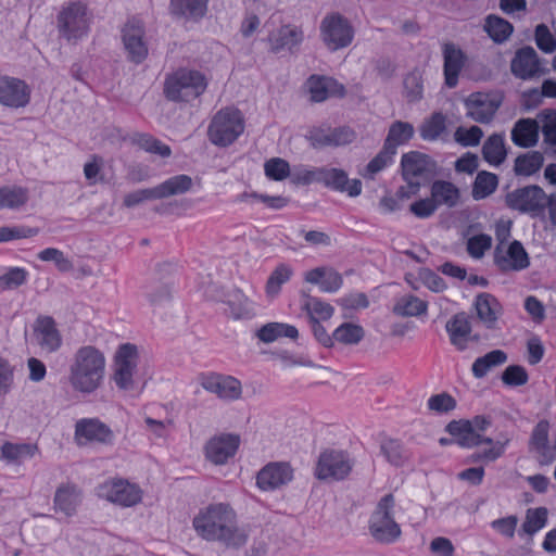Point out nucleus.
Wrapping results in <instances>:
<instances>
[{"label":"nucleus","instance_id":"ddd939ff","mask_svg":"<svg viewBox=\"0 0 556 556\" xmlns=\"http://www.w3.org/2000/svg\"><path fill=\"white\" fill-rule=\"evenodd\" d=\"M551 425L540 420L532 429L528 451L540 466L551 465L556 459V440L549 438Z\"/></svg>","mask_w":556,"mask_h":556},{"label":"nucleus","instance_id":"8fccbe9b","mask_svg":"<svg viewBox=\"0 0 556 556\" xmlns=\"http://www.w3.org/2000/svg\"><path fill=\"white\" fill-rule=\"evenodd\" d=\"M403 96L409 103H416L422 99L424 79L419 70L415 68L404 77Z\"/></svg>","mask_w":556,"mask_h":556},{"label":"nucleus","instance_id":"7c9ffc66","mask_svg":"<svg viewBox=\"0 0 556 556\" xmlns=\"http://www.w3.org/2000/svg\"><path fill=\"white\" fill-rule=\"evenodd\" d=\"M478 318L489 329H494L498 317L502 315V305L490 293H480L475 300Z\"/></svg>","mask_w":556,"mask_h":556},{"label":"nucleus","instance_id":"2f4dec72","mask_svg":"<svg viewBox=\"0 0 556 556\" xmlns=\"http://www.w3.org/2000/svg\"><path fill=\"white\" fill-rule=\"evenodd\" d=\"M305 281L319 286L323 292H337L343 283L341 275L327 267H316L305 274Z\"/></svg>","mask_w":556,"mask_h":556},{"label":"nucleus","instance_id":"c85d7f7f","mask_svg":"<svg viewBox=\"0 0 556 556\" xmlns=\"http://www.w3.org/2000/svg\"><path fill=\"white\" fill-rule=\"evenodd\" d=\"M451 343L458 350L467 349L471 336V323L466 313H457L445 325Z\"/></svg>","mask_w":556,"mask_h":556},{"label":"nucleus","instance_id":"6ab92c4d","mask_svg":"<svg viewBox=\"0 0 556 556\" xmlns=\"http://www.w3.org/2000/svg\"><path fill=\"white\" fill-rule=\"evenodd\" d=\"M240 445V438L232 433L212 437L204 445L205 458L214 465H225L233 457Z\"/></svg>","mask_w":556,"mask_h":556},{"label":"nucleus","instance_id":"bf43d9fd","mask_svg":"<svg viewBox=\"0 0 556 556\" xmlns=\"http://www.w3.org/2000/svg\"><path fill=\"white\" fill-rule=\"evenodd\" d=\"M320 173V167L296 165L292 168L291 181L302 186L318 184Z\"/></svg>","mask_w":556,"mask_h":556},{"label":"nucleus","instance_id":"a18cd8bd","mask_svg":"<svg viewBox=\"0 0 556 556\" xmlns=\"http://www.w3.org/2000/svg\"><path fill=\"white\" fill-rule=\"evenodd\" d=\"M482 154L489 164H502L506 157L504 137L498 134L491 135L482 147Z\"/></svg>","mask_w":556,"mask_h":556},{"label":"nucleus","instance_id":"69168bd1","mask_svg":"<svg viewBox=\"0 0 556 556\" xmlns=\"http://www.w3.org/2000/svg\"><path fill=\"white\" fill-rule=\"evenodd\" d=\"M27 280V271L20 267H13L5 274L0 276V289L11 290L15 289Z\"/></svg>","mask_w":556,"mask_h":556},{"label":"nucleus","instance_id":"37998d69","mask_svg":"<svg viewBox=\"0 0 556 556\" xmlns=\"http://www.w3.org/2000/svg\"><path fill=\"white\" fill-rule=\"evenodd\" d=\"M490 38L496 43L505 42L513 34V25L503 17L489 15L483 26Z\"/></svg>","mask_w":556,"mask_h":556},{"label":"nucleus","instance_id":"aec40b11","mask_svg":"<svg viewBox=\"0 0 556 556\" xmlns=\"http://www.w3.org/2000/svg\"><path fill=\"white\" fill-rule=\"evenodd\" d=\"M293 478V469L288 463H269L256 477V484L263 491H274L289 483Z\"/></svg>","mask_w":556,"mask_h":556},{"label":"nucleus","instance_id":"e2e57ef3","mask_svg":"<svg viewBox=\"0 0 556 556\" xmlns=\"http://www.w3.org/2000/svg\"><path fill=\"white\" fill-rule=\"evenodd\" d=\"M482 137L483 131L478 126L458 127L454 132L455 141L463 147H476L480 143Z\"/></svg>","mask_w":556,"mask_h":556},{"label":"nucleus","instance_id":"0e129e2a","mask_svg":"<svg viewBox=\"0 0 556 556\" xmlns=\"http://www.w3.org/2000/svg\"><path fill=\"white\" fill-rule=\"evenodd\" d=\"M528 380V372L520 365H510L502 374V381L509 387L525 386Z\"/></svg>","mask_w":556,"mask_h":556},{"label":"nucleus","instance_id":"4468645a","mask_svg":"<svg viewBox=\"0 0 556 556\" xmlns=\"http://www.w3.org/2000/svg\"><path fill=\"white\" fill-rule=\"evenodd\" d=\"M199 382L205 391L214 393L224 401H237L242 394L241 382L232 376L216 372L201 374Z\"/></svg>","mask_w":556,"mask_h":556},{"label":"nucleus","instance_id":"338daca9","mask_svg":"<svg viewBox=\"0 0 556 556\" xmlns=\"http://www.w3.org/2000/svg\"><path fill=\"white\" fill-rule=\"evenodd\" d=\"M491 245L492 238L489 235L480 233L468 239L467 251L473 258H481Z\"/></svg>","mask_w":556,"mask_h":556},{"label":"nucleus","instance_id":"9b49d317","mask_svg":"<svg viewBox=\"0 0 556 556\" xmlns=\"http://www.w3.org/2000/svg\"><path fill=\"white\" fill-rule=\"evenodd\" d=\"M97 494L100 498L121 507H132L141 502L143 492L128 480L111 479L98 486Z\"/></svg>","mask_w":556,"mask_h":556},{"label":"nucleus","instance_id":"774afa93","mask_svg":"<svg viewBox=\"0 0 556 556\" xmlns=\"http://www.w3.org/2000/svg\"><path fill=\"white\" fill-rule=\"evenodd\" d=\"M535 42L538 48L545 53H552L556 50V40L545 24L536 26Z\"/></svg>","mask_w":556,"mask_h":556},{"label":"nucleus","instance_id":"4c0bfd02","mask_svg":"<svg viewBox=\"0 0 556 556\" xmlns=\"http://www.w3.org/2000/svg\"><path fill=\"white\" fill-rule=\"evenodd\" d=\"M414 132L412 124L396 121L390 126L383 147L396 154L397 147L405 144L414 136Z\"/></svg>","mask_w":556,"mask_h":556},{"label":"nucleus","instance_id":"393cba45","mask_svg":"<svg viewBox=\"0 0 556 556\" xmlns=\"http://www.w3.org/2000/svg\"><path fill=\"white\" fill-rule=\"evenodd\" d=\"M511 73L523 80L531 79L540 73L538 54L532 47L519 49L510 64Z\"/></svg>","mask_w":556,"mask_h":556},{"label":"nucleus","instance_id":"c756f323","mask_svg":"<svg viewBox=\"0 0 556 556\" xmlns=\"http://www.w3.org/2000/svg\"><path fill=\"white\" fill-rule=\"evenodd\" d=\"M495 262L501 269L507 270H521L529 266V256L522 244L515 240L513 241L506 253L501 254L500 247L496 248Z\"/></svg>","mask_w":556,"mask_h":556},{"label":"nucleus","instance_id":"6e6d98bb","mask_svg":"<svg viewBox=\"0 0 556 556\" xmlns=\"http://www.w3.org/2000/svg\"><path fill=\"white\" fill-rule=\"evenodd\" d=\"M137 146L146 152L168 157L172 154L170 147L149 134H139L135 137Z\"/></svg>","mask_w":556,"mask_h":556},{"label":"nucleus","instance_id":"1a4fd4ad","mask_svg":"<svg viewBox=\"0 0 556 556\" xmlns=\"http://www.w3.org/2000/svg\"><path fill=\"white\" fill-rule=\"evenodd\" d=\"M504 100L497 90L471 92L464 99L466 116L480 124L491 123Z\"/></svg>","mask_w":556,"mask_h":556},{"label":"nucleus","instance_id":"13d9d810","mask_svg":"<svg viewBox=\"0 0 556 556\" xmlns=\"http://www.w3.org/2000/svg\"><path fill=\"white\" fill-rule=\"evenodd\" d=\"M264 172L267 178L276 181L291 177L292 169L289 163L280 157H273L265 162Z\"/></svg>","mask_w":556,"mask_h":556},{"label":"nucleus","instance_id":"3c124183","mask_svg":"<svg viewBox=\"0 0 556 556\" xmlns=\"http://www.w3.org/2000/svg\"><path fill=\"white\" fill-rule=\"evenodd\" d=\"M498 178L495 174L482 170L476 176L472 185V198L475 200H483L491 195L497 188Z\"/></svg>","mask_w":556,"mask_h":556},{"label":"nucleus","instance_id":"cd10ccee","mask_svg":"<svg viewBox=\"0 0 556 556\" xmlns=\"http://www.w3.org/2000/svg\"><path fill=\"white\" fill-rule=\"evenodd\" d=\"M35 334L40 348L48 353L56 352L62 345V337L52 317H39Z\"/></svg>","mask_w":556,"mask_h":556},{"label":"nucleus","instance_id":"ea45409f","mask_svg":"<svg viewBox=\"0 0 556 556\" xmlns=\"http://www.w3.org/2000/svg\"><path fill=\"white\" fill-rule=\"evenodd\" d=\"M427 309V302L414 294L400 296L393 306V313L402 317H417L426 314Z\"/></svg>","mask_w":556,"mask_h":556},{"label":"nucleus","instance_id":"f03ea898","mask_svg":"<svg viewBox=\"0 0 556 556\" xmlns=\"http://www.w3.org/2000/svg\"><path fill=\"white\" fill-rule=\"evenodd\" d=\"M106 358L104 353L93 345H83L73 354L67 380L73 391L90 395L104 383Z\"/></svg>","mask_w":556,"mask_h":556},{"label":"nucleus","instance_id":"f3484780","mask_svg":"<svg viewBox=\"0 0 556 556\" xmlns=\"http://www.w3.org/2000/svg\"><path fill=\"white\" fill-rule=\"evenodd\" d=\"M115 435L105 424L97 418L80 419L75 425V441L84 446L91 443L112 445Z\"/></svg>","mask_w":556,"mask_h":556},{"label":"nucleus","instance_id":"052dcab7","mask_svg":"<svg viewBox=\"0 0 556 556\" xmlns=\"http://www.w3.org/2000/svg\"><path fill=\"white\" fill-rule=\"evenodd\" d=\"M304 308L309 315V321H314V319H329L334 312L330 304L316 298H308L304 304Z\"/></svg>","mask_w":556,"mask_h":556},{"label":"nucleus","instance_id":"79ce46f5","mask_svg":"<svg viewBox=\"0 0 556 556\" xmlns=\"http://www.w3.org/2000/svg\"><path fill=\"white\" fill-rule=\"evenodd\" d=\"M207 10V0H170V11L178 16L199 20Z\"/></svg>","mask_w":556,"mask_h":556},{"label":"nucleus","instance_id":"39448f33","mask_svg":"<svg viewBox=\"0 0 556 556\" xmlns=\"http://www.w3.org/2000/svg\"><path fill=\"white\" fill-rule=\"evenodd\" d=\"M206 87V78L201 72L179 68L167 75L164 83V94L174 102H190L199 98Z\"/></svg>","mask_w":556,"mask_h":556},{"label":"nucleus","instance_id":"f257e3e1","mask_svg":"<svg viewBox=\"0 0 556 556\" xmlns=\"http://www.w3.org/2000/svg\"><path fill=\"white\" fill-rule=\"evenodd\" d=\"M192 526L202 539L222 542L227 547L238 548L248 541L247 531L237 526L236 513L228 504H211L201 509Z\"/></svg>","mask_w":556,"mask_h":556},{"label":"nucleus","instance_id":"4d7b16f0","mask_svg":"<svg viewBox=\"0 0 556 556\" xmlns=\"http://www.w3.org/2000/svg\"><path fill=\"white\" fill-rule=\"evenodd\" d=\"M37 257L42 262H52L55 267L62 273H68L73 270V262L64 254L63 251L56 248H47L41 250Z\"/></svg>","mask_w":556,"mask_h":556},{"label":"nucleus","instance_id":"5701e85b","mask_svg":"<svg viewBox=\"0 0 556 556\" xmlns=\"http://www.w3.org/2000/svg\"><path fill=\"white\" fill-rule=\"evenodd\" d=\"M442 53L444 83L448 88H454L467 61L466 54L453 42L444 43Z\"/></svg>","mask_w":556,"mask_h":556},{"label":"nucleus","instance_id":"2eb2a0df","mask_svg":"<svg viewBox=\"0 0 556 556\" xmlns=\"http://www.w3.org/2000/svg\"><path fill=\"white\" fill-rule=\"evenodd\" d=\"M29 85L17 77L0 75V105L9 109H22L30 102Z\"/></svg>","mask_w":556,"mask_h":556},{"label":"nucleus","instance_id":"58836bf2","mask_svg":"<svg viewBox=\"0 0 556 556\" xmlns=\"http://www.w3.org/2000/svg\"><path fill=\"white\" fill-rule=\"evenodd\" d=\"M257 338L264 343H271L279 338L296 339L299 337L298 329L289 324L268 323L258 329Z\"/></svg>","mask_w":556,"mask_h":556},{"label":"nucleus","instance_id":"09e8293b","mask_svg":"<svg viewBox=\"0 0 556 556\" xmlns=\"http://www.w3.org/2000/svg\"><path fill=\"white\" fill-rule=\"evenodd\" d=\"M548 510L545 507L529 508L526 511V518L519 531V535L523 533L532 536L547 523Z\"/></svg>","mask_w":556,"mask_h":556},{"label":"nucleus","instance_id":"a878e982","mask_svg":"<svg viewBox=\"0 0 556 556\" xmlns=\"http://www.w3.org/2000/svg\"><path fill=\"white\" fill-rule=\"evenodd\" d=\"M81 491L73 483H63L59 485L54 493L53 507L58 513H62L66 517L76 514L81 503Z\"/></svg>","mask_w":556,"mask_h":556},{"label":"nucleus","instance_id":"9d476101","mask_svg":"<svg viewBox=\"0 0 556 556\" xmlns=\"http://www.w3.org/2000/svg\"><path fill=\"white\" fill-rule=\"evenodd\" d=\"M554 200V195L548 197L544 190L536 185L516 189L506 197V203L510 208L533 215L542 213Z\"/></svg>","mask_w":556,"mask_h":556},{"label":"nucleus","instance_id":"7ed1b4c3","mask_svg":"<svg viewBox=\"0 0 556 556\" xmlns=\"http://www.w3.org/2000/svg\"><path fill=\"white\" fill-rule=\"evenodd\" d=\"M139 352L131 343L119 345L113 357L112 381L129 396H138L143 389L139 377Z\"/></svg>","mask_w":556,"mask_h":556},{"label":"nucleus","instance_id":"49530a36","mask_svg":"<svg viewBox=\"0 0 556 556\" xmlns=\"http://www.w3.org/2000/svg\"><path fill=\"white\" fill-rule=\"evenodd\" d=\"M28 201V191L23 187H0V210H17Z\"/></svg>","mask_w":556,"mask_h":556},{"label":"nucleus","instance_id":"4be33fe9","mask_svg":"<svg viewBox=\"0 0 556 556\" xmlns=\"http://www.w3.org/2000/svg\"><path fill=\"white\" fill-rule=\"evenodd\" d=\"M319 182L327 188L340 192H348L350 197H357L362 192V182L357 179L349 180L348 174L341 168L320 167Z\"/></svg>","mask_w":556,"mask_h":556},{"label":"nucleus","instance_id":"412c9836","mask_svg":"<svg viewBox=\"0 0 556 556\" xmlns=\"http://www.w3.org/2000/svg\"><path fill=\"white\" fill-rule=\"evenodd\" d=\"M144 29L139 21H129L123 29V41L129 59L141 63L148 55V47L143 40Z\"/></svg>","mask_w":556,"mask_h":556},{"label":"nucleus","instance_id":"423d86ee","mask_svg":"<svg viewBox=\"0 0 556 556\" xmlns=\"http://www.w3.org/2000/svg\"><path fill=\"white\" fill-rule=\"evenodd\" d=\"M56 21L60 35L67 41H77L87 36L92 14L85 3L75 1L62 7Z\"/></svg>","mask_w":556,"mask_h":556},{"label":"nucleus","instance_id":"f8f14e48","mask_svg":"<svg viewBox=\"0 0 556 556\" xmlns=\"http://www.w3.org/2000/svg\"><path fill=\"white\" fill-rule=\"evenodd\" d=\"M354 466L350 455L341 450H326L319 457L315 468V476L319 480H343Z\"/></svg>","mask_w":556,"mask_h":556},{"label":"nucleus","instance_id":"dca6fc26","mask_svg":"<svg viewBox=\"0 0 556 556\" xmlns=\"http://www.w3.org/2000/svg\"><path fill=\"white\" fill-rule=\"evenodd\" d=\"M307 139L314 149L338 148L352 143L356 132L348 126L314 127L308 131Z\"/></svg>","mask_w":556,"mask_h":556},{"label":"nucleus","instance_id":"0eeeda50","mask_svg":"<svg viewBox=\"0 0 556 556\" xmlns=\"http://www.w3.org/2000/svg\"><path fill=\"white\" fill-rule=\"evenodd\" d=\"M394 504L392 494L384 495L370 517L369 532L380 543H393L401 535V528L393 518Z\"/></svg>","mask_w":556,"mask_h":556},{"label":"nucleus","instance_id":"6e6552de","mask_svg":"<svg viewBox=\"0 0 556 556\" xmlns=\"http://www.w3.org/2000/svg\"><path fill=\"white\" fill-rule=\"evenodd\" d=\"M355 30L351 22L338 12L326 14L319 25V36L329 51H338L349 47L354 39Z\"/></svg>","mask_w":556,"mask_h":556},{"label":"nucleus","instance_id":"72a5a7b5","mask_svg":"<svg viewBox=\"0 0 556 556\" xmlns=\"http://www.w3.org/2000/svg\"><path fill=\"white\" fill-rule=\"evenodd\" d=\"M39 452L38 445L34 443L4 442L1 446L0 458L9 464L21 465L33 458Z\"/></svg>","mask_w":556,"mask_h":556},{"label":"nucleus","instance_id":"c03bdc74","mask_svg":"<svg viewBox=\"0 0 556 556\" xmlns=\"http://www.w3.org/2000/svg\"><path fill=\"white\" fill-rule=\"evenodd\" d=\"M506 361L507 354L504 351L493 350L473 362L472 375L478 379L483 378L492 368L503 365Z\"/></svg>","mask_w":556,"mask_h":556},{"label":"nucleus","instance_id":"864d4df0","mask_svg":"<svg viewBox=\"0 0 556 556\" xmlns=\"http://www.w3.org/2000/svg\"><path fill=\"white\" fill-rule=\"evenodd\" d=\"M364 329L359 325L343 323L333 331V344L344 345L357 344L364 338Z\"/></svg>","mask_w":556,"mask_h":556},{"label":"nucleus","instance_id":"c9c22d12","mask_svg":"<svg viewBox=\"0 0 556 556\" xmlns=\"http://www.w3.org/2000/svg\"><path fill=\"white\" fill-rule=\"evenodd\" d=\"M193 186L192 178L188 175L180 174L173 176L162 184L154 187L156 199H164L173 195H179L191 190Z\"/></svg>","mask_w":556,"mask_h":556},{"label":"nucleus","instance_id":"a19ab883","mask_svg":"<svg viewBox=\"0 0 556 556\" xmlns=\"http://www.w3.org/2000/svg\"><path fill=\"white\" fill-rule=\"evenodd\" d=\"M431 198L437 206L453 207L459 200V190L450 181L437 180L431 186Z\"/></svg>","mask_w":556,"mask_h":556},{"label":"nucleus","instance_id":"e433bc0d","mask_svg":"<svg viewBox=\"0 0 556 556\" xmlns=\"http://www.w3.org/2000/svg\"><path fill=\"white\" fill-rule=\"evenodd\" d=\"M380 452L386 460L395 467L403 466L410 458L409 451L397 439H383L380 443Z\"/></svg>","mask_w":556,"mask_h":556},{"label":"nucleus","instance_id":"a211bd4d","mask_svg":"<svg viewBox=\"0 0 556 556\" xmlns=\"http://www.w3.org/2000/svg\"><path fill=\"white\" fill-rule=\"evenodd\" d=\"M304 41V31L302 26L287 23L273 29L267 37L269 51L280 53L287 51L295 52Z\"/></svg>","mask_w":556,"mask_h":556},{"label":"nucleus","instance_id":"473e14b6","mask_svg":"<svg viewBox=\"0 0 556 556\" xmlns=\"http://www.w3.org/2000/svg\"><path fill=\"white\" fill-rule=\"evenodd\" d=\"M446 430L450 434L456 438L457 444L463 447H473L480 444H493V439L483 437L473 431L463 420L451 421L447 425Z\"/></svg>","mask_w":556,"mask_h":556},{"label":"nucleus","instance_id":"603ef678","mask_svg":"<svg viewBox=\"0 0 556 556\" xmlns=\"http://www.w3.org/2000/svg\"><path fill=\"white\" fill-rule=\"evenodd\" d=\"M446 130V117L440 112L433 113L420 126V137L427 141H434Z\"/></svg>","mask_w":556,"mask_h":556},{"label":"nucleus","instance_id":"f704fd0d","mask_svg":"<svg viewBox=\"0 0 556 556\" xmlns=\"http://www.w3.org/2000/svg\"><path fill=\"white\" fill-rule=\"evenodd\" d=\"M540 126L536 121L523 118L518 121L511 130L513 142L522 148H530L539 140Z\"/></svg>","mask_w":556,"mask_h":556},{"label":"nucleus","instance_id":"20e7f679","mask_svg":"<svg viewBox=\"0 0 556 556\" xmlns=\"http://www.w3.org/2000/svg\"><path fill=\"white\" fill-rule=\"evenodd\" d=\"M245 122L240 110L227 106L217 111L207 127V138L216 147L232 144L244 131Z\"/></svg>","mask_w":556,"mask_h":556},{"label":"nucleus","instance_id":"de8ad7c7","mask_svg":"<svg viewBox=\"0 0 556 556\" xmlns=\"http://www.w3.org/2000/svg\"><path fill=\"white\" fill-rule=\"evenodd\" d=\"M544 156L539 151H529L515 160V173L519 176H531L543 166Z\"/></svg>","mask_w":556,"mask_h":556},{"label":"nucleus","instance_id":"bb28decb","mask_svg":"<svg viewBox=\"0 0 556 556\" xmlns=\"http://www.w3.org/2000/svg\"><path fill=\"white\" fill-rule=\"evenodd\" d=\"M307 88L313 102H323L329 97H343L345 88L336 79L313 75L307 80Z\"/></svg>","mask_w":556,"mask_h":556},{"label":"nucleus","instance_id":"b1692460","mask_svg":"<svg viewBox=\"0 0 556 556\" xmlns=\"http://www.w3.org/2000/svg\"><path fill=\"white\" fill-rule=\"evenodd\" d=\"M401 165L403 178L416 189L420 186L416 179L425 176L430 170L429 157L417 151L403 154Z\"/></svg>","mask_w":556,"mask_h":556},{"label":"nucleus","instance_id":"5fc2aeb1","mask_svg":"<svg viewBox=\"0 0 556 556\" xmlns=\"http://www.w3.org/2000/svg\"><path fill=\"white\" fill-rule=\"evenodd\" d=\"M293 274L292 268L287 264H279L266 282V293L268 296H276L281 289V286L288 282Z\"/></svg>","mask_w":556,"mask_h":556},{"label":"nucleus","instance_id":"680f3d73","mask_svg":"<svg viewBox=\"0 0 556 556\" xmlns=\"http://www.w3.org/2000/svg\"><path fill=\"white\" fill-rule=\"evenodd\" d=\"M544 142L556 146V111L546 110L539 115Z\"/></svg>","mask_w":556,"mask_h":556}]
</instances>
